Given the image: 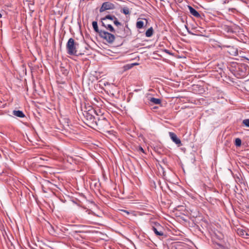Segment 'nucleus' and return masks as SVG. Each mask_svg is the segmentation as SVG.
Wrapping results in <instances>:
<instances>
[{
	"instance_id": "obj_1",
	"label": "nucleus",
	"mask_w": 249,
	"mask_h": 249,
	"mask_svg": "<svg viewBox=\"0 0 249 249\" xmlns=\"http://www.w3.org/2000/svg\"><path fill=\"white\" fill-rule=\"evenodd\" d=\"M78 44L72 38H70L66 44L67 53L70 55H77V47Z\"/></svg>"
},
{
	"instance_id": "obj_2",
	"label": "nucleus",
	"mask_w": 249,
	"mask_h": 249,
	"mask_svg": "<svg viewBox=\"0 0 249 249\" xmlns=\"http://www.w3.org/2000/svg\"><path fill=\"white\" fill-rule=\"evenodd\" d=\"M96 118L94 123L97 126H98L99 128L103 129L106 128L108 125L109 123L104 117L101 116L99 117L98 115H96Z\"/></svg>"
},
{
	"instance_id": "obj_3",
	"label": "nucleus",
	"mask_w": 249,
	"mask_h": 249,
	"mask_svg": "<svg viewBox=\"0 0 249 249\" xmlns=\"http://www.w3.org/2000/svg\"><path fill=\"white\" fill-rule=\"evenodd\" d=\"M99 36L110 44L112 43L115 39V36L113 34L104 30L100 31Z\"/></svg>"
},
{
	"instance_id": "obj_4",
	"label": "nucleus",
	"mask_w": 249,
	"mask_h": 249,
	"mask_svg": "<svg viewBox=\"0 0 249 249\" xmlns=\"http://www.w3.org/2000/svg\"><path fill=\"white\" fill-rule=\"evenodd\" d=\"M151 226L152 230L157 235L162 236L163 235V232L161 230L162 227L159 223L156 222L152 223Z\"/></svg>"
},
{
	"instance_id": "obj_5",
	"label": "nucleus",
	"mask_w": 249,
	"mask_h": 249,
	"mask_svg": "<svg viewBox=\"0 0 249 249\" xmlns=\"http://www.w3.org/2000/svg\"><path fill=\"white\" fill-rule=\"evenodd\" d=\"M94 112V110H89L88 111H85L84 116L86 120L89 122V123L93 124L95 122V120L97 119L96 116H94L92 114V112Z\"/></svg>"
},
{
	"instance_id": "obj_6",
	"label": "nucleus",
	"mask_w": 249,
	"mask_h": 249,
	"mask_svg": "<svg viewBox=\"0 0 249 249\" xmlns=\"http://www.w3.org/2000/svg\"><path fill=\"white\" fill-rule=\"evenodd\" d=\"M115 5L109 2H104L100 8V13L103 12L107 10H113L115 8Z\"/></svg>"
},
{
	"instance_id": "obj_7",
	"label": "nucleus",
	"mask_w": 249,
	"mask_h": 249,
	"mask_svg": "<svg viewBox=\"0 0 249 249\" xmlns=\"http://www.w3.org/2000/svg\"><path fill=\"white\" fill-rule=\"evenodd\" d=\"M101 25L103 27H105L107 30H108L110 32L115 33V30L113 26L108 23L107 21L104 20H101Z\"/></svg>"
},
{
	"instance_id": "obj_8",
	"label": "nucleus",
	"mask_w": 249,
	"mask_h": 249,
	"mask_svg": "<svg viewBox=\"0 0 249 249\" xmlns=\"http://www.w3.org/2000/svg\"><path fill=\"white\" fill-rule=\"evenodd\" d=\"M169 136L171 139L176 144H178V146H180L181 145V141L178 137L177 135L173 132H170Z\"/></svg>"
},
{
	"instance_id": "obj_9",
	"label": "nucleus",
	"mask_w": 249,
	"mask_h": 249,
	"mask_svg": "<svg viewBox=\"0 0 249 249\" xmlns=\"http://www.w3.org/2000/svg\"><path fill=\"white\" fill-rule=\"evenodd\" d=\"M188 9L189 10L190 13L192 15H193V16H194L195 17L197 18H200L201 17L200 14L194 8H193L191 6H188Z\"/></svg>"
},
{
	"instance_id": "obj_10",
	"label": "nucleus",
	"mask_w": 249,
	"mask_h": 249,
	"mask_svg": "<svg viewBox=\"0 0 249 249\" xmlns=\"http://www.w3.org/2000/svg\"><path fill=\"white\" fill-rule=\"evenodd\" d=\"M13 114L20 118H23L25 116L23 112L20 110H14L13 111Z\"/></svg>"
},
{
	"instance_id": "obj_11",
	"label": "nucleus",
	"mask_w": 249,
	"mask_h": 249,
	"mask_svg": "<svg viewBox=\"0 0 249 249\" xmlns=\"http://www.w3.org/2000/svg\"><path fill=\"white\" fill-rule=\"evenodd\" d=\"M92 24V26H93V28L94 31L98 33L99 34V35H100V31H102L103 30L99 29L97 21H93Z\"/></svg>"
},
{
	"instance_id": "obj_12",
	"label": "nucleus",
	"mask_w": 249,
	"mask_h": 249,
	"mask_svg": "<svg viewBox=\"0 0 249 249\" xmlns=\"http://www.w3.org/2000/svg\"><path fill=\"white\" fill-rule=\"evenodd\" d=\"M237 233L243 237H246L247 236L249 235L248 233L243 229H238Z\"/></svg>"
},
{
	"instance_id": "obj_13",
	"label": "nucleus",
	"mask_w": 249,
	"mask_h": 249,
	"mask_svg": "<svg viewBox=\"0 0 249 249\" xmlns=\"http://www.w3.org/2000/svg\"><path fill=\"white\" fill-rule=\"evenodd\" d=\"M150 101L156 105H159L161 103V100L160 99L154 97L150 98Z\"/></svg>"
},
{
	"instance_id": "obj_14",
	"label": "nucleus",
	"mask_w": 249,
	"mask_h": 249,
	"mask_svg": "<svg viewBox=\"0 0 249 249\" xmlns=\"http://www.w3.org/2000/svg\"><path fill=\"white\" fill-rule=\"evenodd\" d=\"M114 18H116V17L115 16H112V15H107L105 17L101 19V20H104L107 21V19H110L111 20H113Z\"/></svg>"
},
{
	"instance_id": "obj_15",
	"label": "nucleus",
	"mask_w": 249,
	"mask_h": 249,
	"mask_svg": "<svg viewBox=\"0 0 249 249\" xmlns=\"http://www.w3.org/2000/svg\"><path fill=\"white\" fill-rule=\"evenodd\" d=\"M153 33V30L152 27L149 28L145 33V36L147 37H151Z\"/></svg>"
},
{
	"instance_id": "obj_16",
	"label": "nucleus",
	"mask_w": 249,
	"mask_h": 249,
	"mask_svg": "<svg viewBox=\"0 0 249 249\" xmlns=\"http://www.w3.org/2000/svg\"><path fill=\"white\" fill-rule=\"evenodd\" d=\"M144 22L143 21L139 20L136 23V27L138 29H142L143 27Z\"/></svg>"
},
{
	"instance_id": "obj_17",
	"label": "nucleus",
	"mask_w": 249,
	"mask_h": 249,
	"mask_svg": "<svg viewBox=\"0 0 249 249\" xmlns=\"http://www.w3.org/2000/svg\"><path fill=\"white\" fill-rule=\"evenodd\" d=\"M134 66V64H127L123 67L124 71H126L131 69Z\"/></svg>"
},
{
	"instance_id": "obj_18",
	"label": "nucleus",
	"mask_w": 249,
	"mask_h": 249,
	"mask_svg": "<svg viewBox=\"0 0 249 249\" xmlns=\"http://www.w3.org/2000/svg\"><path fill=\"white\" fill-rule=\"evenodd\" d=\"M235 145L236 146H240L241 145V140L239 138H236L235 140Z\"/></svg>"
},
{
	"instance_id": "obj_19",
	"label": "nucleus",
	"mask_w": 249,
	"mask_h": 249,
	"mask_svg": "<svg viewBox=\"0 0 249 249\" xmlns=\"http://www.w3.org/2000/svg\"><path fill=\"white\" fill-rule=\"evenodd\" d=\"M122 12L125 15H129L130 14L129 9L127 7H124L122 9Z\"/></svg>"
},
{
	"instance_id": "obj_20",
	"label": "nucleus",
	"mask_w": 249,
	"mask_h": 249,
	"mask_svg": "<svg viewBox=\"0 0 249 249\" xmlns=\"http://www.w3.org/2000/svg\"><path fill=\"white\" fill-rule=\"evenodd\" d=\"M243 124L247 127H249V119H245L243 121Z\"/></svg>"
},
{
	"instance_id": "obj_21",
	"label": "nucleus",
	"mask_w": 249,
	"mask_h": 249,
	"mask_svg": "<svg viewBox=\"0 0 249 249\" xmlns=\"http://www.w3.org/2000/svg\"><path fill=\"white\" fill-rule=\"evenodd\" d=\"M113 22H114V24L116 25L117 26H120V25H121V23L120 22L117 18L116 17V18H114V19L113 20Z\"/></svg>"
},
{
	"instance_id": "obj_22",
	"label": "nucleus",
	"mask_w": 249,
	"mask_h": 249,
	"mask_svg": "<svg viewBox=\"0 0 249 249\" xmlns=\"http://www.w3.org/2000/svg\"><path fill=\"white\" fill-rule=\"evenodd\" d=\"M62 71H63V73L66 75L68 73V71L67 69H65L64 68H63V70H62Z\"/></svg>"
},
{
	"instance_id": "obj_23",
	"label": "nucleus",
	"mask_w": 249,
	"mask_h": 249,
	"mask_svg": "<svg viewBox=\"0 0 249 249\" xmlns=\"http://www.w3.org/2000/svg\"><path fill=\"white\" fill-rule=\"evenodd\" d=\"M122 212L126 213L127 215H128L129 214V212H128L126 210H121Z\"/></svg>"
},
{
	"instance_id": "obj_24",
	"label": "nucleus",
	"mask_w": 249,
	"mask_h": 249,
	"mask_svg": "<svg viewBox=\"0 0 249 249\" xmlns=\"http://www.w3.org/2000/svg\"><path fill=\"white\" fill-rule=\"evenodd\" d=\"M139 150L141 151H142V152L144 153V150L143 149L142 147H139Z\"/></svg>"
},
{
	"instance_id": "obj_25",
	"label": "nucleus",
	"mask_w": 249,
	"mask_h": 249,
	"mask_svg": "<svg viewBox=\"0 0 249 249\" xmlns=\"http://www.w3.org/2000/svg\"><path fill=\"white\" fill-rule=\"evenodd\" d=\"M36 157H32V159H34V161L35 162H37V159H36Z\"/></svg>"
},
{
	"instance_id": "obj_26",
	"label": "nucleus",
	"mask_w": 249,
	"mask_h": 249,
	"mask_svg": "<svg viewBox=\"0 0 249 249\" xmlns=\"http://www.w3.org/2000/svg\"><path fill=\"white\" fill-rule=\"evenodd\" d=\"M132 64H134V65H137V63H133Z\"/></svg>"
},
{
	"instance_id": "obj_27",
	"label": "nucleus",
	"mask_w": 249,
	"mask_h": 249,
	"mask_svg": "<svg viewBox=\"0 0 249 249\" xmlns=\"http://www.w3.org/2000/svg\"><path fill=\"white\" fill-rule=\"evenodd\" d=\"M1 17H2V15H1V14L0 13V18H1Z\"/></svg>"
}]
</instances>
